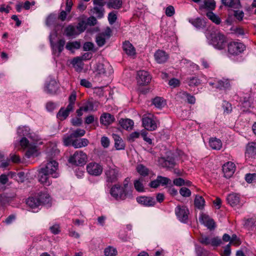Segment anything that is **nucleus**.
<instances>
[{"mask_svg": "<svg viewBox=\"0 0 256 256\" xmlns=\"http://www.w3.org/2000/svg\"><path fill=\"white\" fill-rule=\"evenodd\" d=\"M227 43L226 37L220 32L211 34L210 44L218 50L224 49Z\"/></svg>", "mask_w": 256, "mask_h": 256, "instance_id": "5", "label": "nucleus"}, {"mask_svg": "<svg viewBox=\"0 0 256 256\" xmlns=\"http://www.w3.org/2000/svg\"><path fill=\"white\" fill-rule=\"evenodd\" d=\"M86 23L84 20H82L78 23L76 28L78 32V34L85 30L86 28Z\"/></svg>", "mask_w": 256, "mask_h": 256, "instance_id": "50", "label": "nucleus"}, {"mask_svg": "<svg viewBox=\"0 0 256 256\" xmlns=\"http://www.w3.org/2000/svg\"><path fill=\"white\" fill-rule=\"evenodd\" d=\"M95 78L98 80L109 76L112 72V66L108 62L98 63L95 68Z\"/></svg>", "mask_w": 256, "mask_h": 256, "instance_id": "3", "label": "nucleus"}, {"mask_svg": "<svg viewBox=\"0 0 256 256\" xmlns=\"http://www.w3.org/2000/svg\"><path fill=\"white\" fill-rule=\"evenodd\" d=\"M76 92L73 91L68 98L69 104L66 108H61L57 114V117L60 120H62L66 119L70 112L74 109V105L76 100Z\"/></svg>", "mask_w": 256, "mask_h": 256, "instance_id": "4", "label": "nucleus"}, {"mask_svg": "<svg viewBox=\"0 0 256 256\" xmlns=\"http://www.w3.org/2000/svg\"><path fill=\"white\" fill-rule=\"evenodd\" d=\"M107 39L103 34H99L96 38V41L99 46H103L106 43V40Z\"/></svg>", "mask_w": 256, "mask_h": 256, "instance_id": "46", "label": "nucleus"}, {"mask_svg": "<svg viewBox=\"0 0 256 256\" xmlns=\"http://www.w3.org/2000/svg\"><path fill=\"white\" fill-rule=\"evenodd\" d=\"M177 98L182 99L186 101V100L188 103L190 104H194L196 102V98L194 96L185 92H180L178 93L177 94Z\"/></svg>", "mask_w": 256, "mask_h": 256, "instance_id": "25", "label": "nucleus"}, {"mask_svg": "<svg viewBox=\"0 0 256 256\" xmlns=\"http://www.w3.org/2000/svg\"><path fill=\"white\" fill-rule=\"evenodd\" d=\"M222 243L221 239L218 237L211 238L210 245L212 246H217Z\"/></svg>", "mask_w": 256, "mask_h": 256, "instance_id": "57", "label": "nucleus"}, {"mask_svg": "<svg viewBox=\"0 0 256 256\" xmlns=\"http://www.w3.org/2000/svg\"><path fill=\"white\" fill-rule=\"evenodd\" d=\"M114 120V116L108 113L103 114L100 118V123L105 126H108L112 124Z\"/></svg>", "mask_w": 256, "mask_h": 256, "instance_id": "21", "label": "nucleus"}, {"mask_svg": "<svg viewBox=\"0 0 256 256\" xmlns=\"http://www.w3.org/2000/svg\"><path fill=\"white\" fill-rule=\"evenodd\" d=\"M56 16L54 14H50L46 18V24L48 26L53 24L55 22Z\"/></svg>", "mask_w": 256, "mask_h": 256, "instance_id": "52", "label": "nucleus"}, {"mask_svg": "<svg viewBox=\"0 0 256 256\" xmlns=\"http://www.w3.org/2000/svg\"><path fill=\"white\" fill-rule=\"evenodd\" d=\"M158 178L160 182V184H162V186H166L171 182L170 180L166 177L158 176Z\"/></svg>", "mask_w": 256, "mask_h": 256, "instance_id": "55", "label": "nucleus"}, {"mask_svg": "<svg viewBox=\"0 0 256 256\" xmlns=\"http://www.w3.org/2000/svg\"><path fill=\"white\" fill-rule=\"evenodd\" d=\"M50 44L52 47V48L54 52L56 54L57 52L56 50H58V56L64 50V46L66 44V41L64 39H60L57 42L56 44H54L52 40V34L50 35Z\"/></svg>", "mask_w": 256, "mask_h": 256, "instance_id": "14", "label": "nucleus"}, {"mask_svg": "<svg viewBox=\"0 0 256 256\" xmlns=\"http://www.w3.org/2000/svg\"><path fill=\"white\" fill-rule=\"evenodd\" d=\"M117 19L116 14L114 12L109 13L108 16V20L110 24L114 23Z\"/></svg>", "mask_w": 256, "mask_h": 256, "instance_id": "61", "label": "nucleus"}, {"mask_svg": "<svg viewBox=\"0 0 256 256\" xmlns=\"http://www.w3.org/2000/svg\"><path fill=\"white\" fill-rule=\"evenodd\" d=\"M134 122L130 119H121L120 120V126L126 130H132L134 126Z\"/></svg>", "mask_w": 256, "mask_h": 256, "instance_id": "34", "label": "nucleus"}, {"mask_svg": "<svg viewBox=\"0 0 256 256\" xmlns=\"http://www.w3.org/2000/svg\"><path fill=\"white\" fill-rule=\"evenodd\" d=\"M50 232L54 234H58L60 232V226L58 224H56L50 227Z\"/></svg>", "mask_w": 256, "mask_h": 256, "instance_id": "53", "label": "nucleus"}, {"mask_svg": "<svg viewBox=\"0 0 256 256\" xmlns=\"http://www.w3.org/2000/svg\"><path fill=\"white\" fill-rule=\"evenodd\" d=\"M245 46L238 42H232L228 44V52L232 55H238L244 51Z\"/></svg>", "mask_w": 256, "mask_h": 256, "instance_id": "11", "label": "nucleus"}, {"mask_svg": "<svg viewBox=\"0 0 256 256\" xmlns=\"http://www.w3.org/2000/svg\"><path fill=\"white\" fill-rule=\"evenodd\" d=\"M112 138L114 140V146L117 150L124 149L125 144L122 138L116 134H112Z\"/></svg>", "mask_w": 256, "mask_h": 256, "instance_id": "28", "label": "nucleus"}, {"mask_svg": "<svg viewBox=\"0 0 256 256\" xmlns=\"http://www.w3.org/2000/svg\"><path fill=\"white\" fill-rule=\"evenodd\" d=\"M189 22L198 28H203L206 25L204 20L200 18H196V19H190Z\"/></svg>", "mask_w": 256, "mask_h": 256, "instance_id": "38", "label": "nucleus"}, {"mask_svg": "<svg viewBox=\"0 0 256 256\" xmlns=\"http://www.w3.org/2000/svg\"><path fill=\"white\" fill-rule=\"evenodd\" d=\"M89 142L86 138L76 139L73 142V146L80 148L88 146Z\"/></svg>", "mask_w": 256, "mask_h": 256, "instance_id": "35", "label": "nucleus"}, {"mask_svg": "<svg viewBox=\"0 0 256 256\" xmlns=\"http://www.w3.org/2000/svg\"><path fill=\"white\" fill-rule=\"evenodd\" d=\"M100 142L102 146L104 148H107L110 146V140L106 136H102L101 138Z\"/></svg>", "mask_w": 256, "mask_h": 256, "instance_id": "62", "label": "nucleus"}, {"mask_svg": "<svg viewBox=\"0 0 256 256\" xmlns=\"http://www.w3.org/2000/svg\"><path fill=\"white\" fill-rule=\"evenodd\" d=\"M136 172L142 176L145 177L148 175L150 170L142 164H138L136 167Z\"/></svg>", "mask_w": 256, "mask_h": 256, "instance_id": "33", "label": "nucleus"}, {"mask_svg": "<svg viewBox=\"0 0 256 256\" xmlns=\"http://www.w3.org/2000/svg\"><path fill=\"white\" fill-rule=\"evenodd\" d=\"M87 159V156L82 151H76L69 159V162L76 166L84 164Z\"/></svg>", "mask_w": 256, "mask_h": 256, "instance_id": "8", "label": "nucleus"}, {"mask_svg": "<svg viewBox=\"0 0 256 256\" xmlns=\"http://www.w3.org/2000/svg\"><path fill=\"white\" fill-rule=\"evenodd\" d=\"M64 34L68 37L75 38L78 35V32L74 26L70 24L64 28Z\"/></svg>", "mask_w": 256, "mask_h": 256, "instance_id": "24", "label": "nucleus"}, {"mask_svg": "<svg viewBox=\"0 0 256 256\" xmlns=\"http://www.w3.org/2000/svg\"><path fill=\"white\" fill-rule=\"evenodd\" d=\"M207 17L216 24H220L221 22V19L220 16L212 12H208L206 14Z\"/></svg>", "mask_w": 256, "mask_h": 256, "instance_id": "39", "label": "nucleus"}, {"mask_svg": "<svg viewBox=\"0 0 256 256\" xmlns=\"http://www.w3.org/2000/svg\"><path fill=\"white\" fill-rule=\"evenodd\" d=\"M18 134L23 136L20 142L22 148L26 149V156L28 158L38 156L37 136L30 132V129L27 126H20L17 131Z\"/></svg>", "mask_w": 256, "mask_h": 256, "instance_id": "1", "label": "nucleus"}, {"mask_svg": "<svg viewBox=\"0 0 256 256\" xmlns=\"http://www.w3.org/2000/svg\"><path fill=\"white\" fill-rule=\"evenodd\" d=\"M186 80V82L190 86H197L200 83V80L196 76L188 78Z\"/></svg>", "mask_w": 256, "mask_h": 256, "instance_id": "43", "label": "nucleus"}, {"mask_svg": "<svg viewBox=\"0 0 256 256\" xmlns=\"http://www.w3.org/2000/svg\"><path fill=\"white\" fill-rule=\"evenodd\" d=\"M123 50L128 56H132L136 54V50L129 42L126 41L123 44Z\"/></svg>", "mask_w": 256, "mask_h": 256, "instance_id": "27", "label": "nucleus"}, {"mask_svg": "<svg viewBox=\"0 0 256 256\" xmlns=\"http://www.w3.org/2000/svg\"><path fill=\"white\" fill-rule=\"evenodd\" d=\"M122 4V0H110L108 3V6L114 9L120 8Z\"/></svg>", "mask_w": 256, "mask_h": 256, "instance_id": "42", "label": "nucleus"}, {"mask_svg": "<svg viewBox=\"0 0 256 256\" xmlns=\"http://www.w3.org/2000/svg\"><path fill=\"white\" fill-rule=\"evenodd\" d=\"M26 204L32 209L36 208L42 205L36 196L29 198L26 200Z\"/></svg>", "mask_w": 256, "mask_h": 256, "instance_id": "29", "label": "nucleus"}, {"mask_svg": "<svg viewBox=\"0 0 256 256\" xmlns=\"http://www.w3.org/2000/svg\"><path fill=\"white\" fill-rule=\"evenodd\" d=\"M211 238L206 236H201L200 238V242L205 246L210 244Z\"/></svg>", "mask_w": 256, "mask_h": 256, "instance_id": "51", "label": "nucleus"}, {"mask_svg": "<svg viewBox=\"0 0 256 256\" xmlns=\"http://www.w3.org/2000/svg\"><path fill=\"white\" fill-rule=\"evenodd\" d=\"M155 60L159 64L164 63L168 59V56L166 52L162 50H157L154 55Z\"/></svg>", "mask_w": 256, "mask_h": 256, "instance_id": "20", "label": "nucleus"}, {"mask_svg": "<svg viewBox=\"0 0 256 256\" xmlns=\"http://www.w3.org/2000/svg\"><path fill=\"white\" fill-rule=\"evenodd\" d=\"M50 176L54 178L59 176L58 163L54 160L49 161L38 170V180L43 184L48 186L52 184Z\"/></svg>", "mask_w": 256, "mask_h": 256, "instance_id": "2", "label": "nucleus"}, {"mask_svg": "<svg viewBox=\"0 0 256 256\" xmlns=\"http://www.w3.org/2000/svg\"><path fill=\"white\" fill-rule=\"evenodd\" d=\"M234 15L237 20H242L244 16V13L242 10H234Z\"/></svg>", "mask_w": 256, "mask_h": 256, "instance_id": "63", "label": "nucleus"}, {"mask_svg": "<svg viewBox=\"0 0 256 256\" xmlns=\"http://www.w3.org/2000/svg\"><path fill=\"white\" fill-rule=\"evenodd\" d=\"M136 200L139 204L147 206H154L156 204L154 198L151 197L140 196L136 198Z\"/></svg>", "mask_w": 256, "mask_h": 256, "instance_id": "19", "label": "nucleus"}, {"mask_svg": "<svg viewBox=\"0 0 256 256\" xmlns=\"http://www.w3.org/2000/svg\"><path fill=\"white\" fill-rule=\"evenodd\" d=\"M106 180L108 182H114L121 176L119 169L116 168H109L105 170Z\"/></svg>", "mask_w": 256, "mask_h": 256, "instance_id": "9", "label": "nucleus"}, {"mask_svg": "<svg viewBox=\"0 0 256 256\" xmlns=\"http://www.w3.org/2000/svg\"><path fill=\"white\" fill-rule=\"evenodd\" d=\"M199 220L202 224H204L210 230L214 229L215 227L213 220L206 214H202Z\"/></svg>", "mask_w": 256, "mask_h": 256, "instance_id": "17", "label": "nucleus"}, {"mask_svg": "<svg viewBox=\"0 0 256 256\" xmlns=\"http://www.w3.org/2000/svg\"><path fill=\"white\" fill-rule=\"evenodd\" d=\"M102 166L96 162H90L86 166V170L88 172L94 176H98L102 172Z\"/></svg>", "mask_w": 256, "mask_h": 256, "instance_id": "12", "label": "nucleus"}, {"mask_svg": "<svg viewBox=\"0 0 256 256\" xmlns=\"http://www.w3.org/2000/svg\"><path fill=\"white\" fill-rule=\"evenodd\" d=\"M222 4L233 8H238L240 6V0H221Z\"/></svg>", "mask_w": 256, "mask_h": 256, "instance_id": "30", "label": "nucleus"}, {"mask_svg": "<svg viewBox=\"0 0 256 256\" xmlns=\"http://www.w3.org/2000/svg\"><path fill=\"white\" fill-rule=\"evenodd\" d=\"M152 104L156 108L161 109L166 104V102L162 98L158 96L153 99Z\"/></svg>", "mask_w": 256, "mask_h": 256, "instance_id": "37", "label": "nucleus"}, {"mask_svg": "<svg viewBox=\"0 0 256 256\" xmlns=\"http://www.w3.org/2000/svg\"><path fill=\"white\" fill-rule=\"evenodd\" d=\"M104 253L106 256H116L117 250L115 248L109 246L104 249Z\"/></svg>", "mask_w": 256, "mask_h": 256, "instance_id": "44", "label": "nucleus"}, {"mask_svg": "<svg viewBox=\"0 0 256 256\" xmlns=\"http://www.w3.org/2000/svg\"><path fill=\"white\" fill-rule=\"evenodd\" d=\"M168 84L173 88H176L180 86V82L178 80L174 78L170 80Z\"/></svg>", "mask_w": 256, "mask_h": 256, "instance_id": "64", "label": "nucleus"}, {"mask_svg": "<svg viewBox=\"0 0 256 256\" xmlns=\"http://www.w3.org/2000/svg\"><path fill=\"white\" fill-rule=\"evenodd\" d=\"M158 120L156 118L151 114L144 116L142 118V126L148 130L153 131L158 128Z\"/></svg>", "mask_w": 256, "mask_h": 256, "instance_id": "6", "label": "nucleus"}, {"mask_svg": "<svg viewBox=\"0 0 256 256\" xmlns=\"http://www.w3.org/2000/svg\"><path fill=\"white\" fill-rule=\"evenodd\" d=\"M110 194L116 200H123L130 196V193L126 192L124 188L118 185L113 186L110 189Z\"/></svg>", "mask_w": 256, "mask_h": 256, "instance_id": "7", "label": "nucleus"}, {"mask_svg": "<svg viewBox=\"0 0 256 256\" xmlns=\"http://www.w3.org/2000/svg\"><path fill=\"white\" fill-rule=\"evenodd\" d=\"M245 180L248 183L256 182V174H247L245 176Z\"/></svg>", "mask_w": 256, "mask_h": 256, "instance_id": "49", "label": "nucleus"}, {"mask_svg": "<svg viewBox=\"0 0 256 256\" xmlns=\"http://www.w3.org/2000/svg\"><path fill=\"white\" fill-rule=\"evenodd\" d=\"M140 133L138 132H134L130 134L128 138V140L132 142L135 140L136 139L139 138Z\"/></svg>", "mask_w": 256, "mask_h": 256, "instance_id": "58", "label": "nucleus"}, {"mask_svg": "<svg viewBox=\"0 0 256 256\" xmlns=\"http://www.w3.org/2000/svg\"><path fill=\"white\" fill-rule=\"evenodd\" d=\"M256 156V143H249L246 146V156L248 158H254Z\"/></svg>", "mask_w": 256, "mask_h": 256, "instance_id": "22", "label": "nucleus"}, {"mask_svg": "<svg viewBox=\"0 0 256 256\" xmlns=\"http://www.w3.org/2000/svg\"><path fill=\"white\" fill-rule=\"evenodd\" d=\"M166 14L168 16H172L175 13V10L173 6H169L166 8Z\"/></svg>", "mask_w": 256, "mask_h": 256, "instance_id": "60", "label": "nucleus"}, {"mask_svg": "<svg viewBox=\"0 0 256 256\" xmlns=\"http://www.w3.org/2000/svg\"><path fill=\"white\" fill-rule=\"evenodd\" d=\"M175 213L180 222H186L189 214V210L186 206H178L176 208Z\"/></svg>", "mask_w": 256, "mask_h": 256, "instance_id": "10", "label": "nucleus"}, {"mask_svg": "<svg viewBox=\"0 0 256 256\" xmlns=\"http://www.w3.org/2000/svg\"><path fill=\"white\" fill-rule=\"evenodd\" d=\"M58 88V85L54 80H51L44 88V91L50 94L56 93Z\"/></svg>", "mask_w": 256, "mask_h": 256, "instance_id": "18", "label": "nucleus"}, {"mask_svg": "<svg viewBox=\"0 0 256 256\" xmlns=\"http://www.w3.org/2000/svg\"><path fill=\"white\" fill-rule=\"evenodd\" d=\"M180 194L184 197H188L190 196L191 192L190 190L185 187H182L180 188Z\"/></svg>", "mask_w": 256, "mask_h": 256, "instance_id": "59", "label": "nucleus"}, {"mask_svg": "<svg viewBox=\"0 0 256 256\" xmlns=\"http://www.w3.org/2000/svg\"><path fill=\"white\" fill-rule=\"evenodd\" d=\"M85 133L86 132L84 130L79 128L73 132L72 133V134L74 138H76L84 136Z\"/></svg>", "mask_w": 256, "mask_h": 256, "instance_id": "56", "label": "nucleus"}, {"mask_svg": "<svg viewBox=\"0 0 256 256\" xmlns=\"http://www.w3.org/2000/svg\"><path fill=\"white\" fill-rule=\"evenodd\" d=\"M209 144L210 148L214 150H219L222 146V142L220 139L212 138L210 140Z\"/></svg>", "mask_w": 256, "mask_h": 256, "instance_id": "32", "label": "nucleus"}, {"mask_svg": "<svg viewBox=\"0 0 256 256\" xmlns=\"http://www.w3.org/2000/svg\"><path fill=\"white\" fill-rule=\"evenodd\" d=\"M216 7L214 0H204V4L200 6V8H206L213 10Z\"/></svg>", "mask_w": 256, "mask_h": 256, "instance_id": "40", "label": "nucleus"}, {"mask_svg": "<svg viewBox=\"0 0 256 256\" xmlns=\"http://www.w3.org/2000/svg\"><path fill=\"white\" fill-rule=\"evenodd\" d=\"M134 186L136 190L139 192L144 191V186L140 179L136 180L134 182Z\"/></svg>", "mask_w": 256, "mask_h": 256, "instance_id": "47", "label": "nucleus"}, {"mask_svg": "<svg viewBox=\"0 0 256 256\" xmlns=\"http://www.w3.org/2000/svg\"><path fill=\"white\" fill-rule=\"evenodd\" d=\"M159 163L162 166L168 168H172L176 164L174 160L170 157H168L166 158H160Z\"/></svg>", "mask_w": 256, "mask_h": 256, "instance_id": "23", "label": "nucleus"}, {"mask_svg": "<svg viewBox=\"0 0 256 256\" xmlns=\"http://www.w3.org/2000/svg\"><path fill=\"white\" fill-rule=\"evenodd\" d=\"M235 170V165L231 162H226L222 166L223 172L226 178H230L234 174Z\"/></svg>", "mask_w": 256, "mask_h": 256, "instance_id": "15", "label": "nucleus"}, {"mask_svg": "<svg viewBox=\"0 0 256 256\" xmlns=\"http://www.w3.org/2000/svg\"><path fill=\"white\" fill-rule=\"evenodd\" d=\"M222 107L224 112L229 114L232 110V105L230 103L228 102L224 101L222 103Z\"/></svg>", "mask_w": 256, "mask_h": 256, "instance_id": "54", "label": "nucleus"}, {"mask_svg": "<svg viewBox=\"0 0 256 256\" xmlns=\"http://www.w3.org/2000/svg\"><path fill=\"white\" fill-rule=\"evenodd\" d=\"M205 201L202 196H196L194 199V205L198 209H202L204 206Z\"/></svg>", "mask_w": 256, "mask_h": 256, "instance_id": "41", "label": "nucleus"}, {"mask_svg": "<svg viewBox=\"0 0 256 256\" xmlns=\"http://www.w3.org/2000/svg\"><path fill=\"white\" fill-rule=\"evenodd\" d=\"M80 46V43L75 41L73 42H68L66 44V48L69 50H72L74 49H78Z\"/></svg>", "mask_w": 256, "mask_h": 256, "instance_id": "45", "label": "nucleus"}, {"mask_svg": "<svg viewBox=\"0 0 256 256\" xmlns=\"http://www.w3.org/2000/svg\"><path fill=\"white\" fill-rule=\"evenodd\" d=\"M226 200L228 204L234 207L238 206H242V203L240 202V196L235 193H232L229 194Z\"/></svg>", "mask_w": 256, "mask_h": 256, "instance_id": "16", "label": "nucleus"}, {"mask_svg": "<svg viewBox=\"0 0 256 256\" xmlns=\"http://www.w3.org/2000/svg\"><path fill=\"white\" fill-rule=\"evenodd\" d=\"M94 6L91 10V12L93 14H95L98 18H102L104 16V5L102 4H94Z\"/></svg>", "mask_w": 256, "mask_h": 256, "instance_id": "26", "label": "nucleus"}, {"mask_svg": "<svg viewBox=\"0 0 256 256\" xmlns=\"http://www.w3.org/2000/svg\"><path fill=\"white\" fill-rule=\"evenodd\" d=\"M36 198H38L39 201H40L41 204H48L50 200V196L49 194L46 192H40L38 195L36 196Z\"/></svg>", "mask_w": 256, "mask_h": 256, "instance_id": "31", "label": "nucleus"}, {"mask_svg": "<svg viewBox=\"0 0 256 256\" xmlns=\"http://www.w3.org/2000/svg\"><path fill=\"white\" fill-rule=\"evenodd\" d=\"M136 79L139 84L145 85L150 82L151 76L146 71L140 70L138 72Z\"/></svg>", "mask_w": 256, "mask_h": 256, "instance_id": "13", "label": "nucleus"}, {"mask_svg": "<svg viewBox=\"0 0 256 256\" xmlns=\"http://www.w3.org/2000/svg\"><path fill=\"white\" fill-rule=\"evenodd\" d=\"M74 138L72 136V134L69 136H64L63 138V142L64 146H68L72 144L73 146V142L74 140Z\"/></svg>", "mask_w": 256, "mask_h": 256, "instance_id": "48", "label": "nucleus"}, {"mask_svg": "<svg viewBox=\"0 0 256 256\" xmlns=\"http://www.w3.org/2000/svg\"><path fill=\"white\" fill-rule=\"evenodd\" d=\"M230 82L227 79L223 78L218 80V84L216 86V88L218 89H228L230 88Z\"/></svg>", "mask_w": 256, "mask_h": 256, "instance_id": "36", "label": "nucleus"}]
</instances>
